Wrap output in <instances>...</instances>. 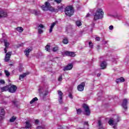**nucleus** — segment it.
Instances as JSON below:
<instances>
[{"mask_svg": "<svg viewBox=\"0 0 129 129\" xmlns=\"http://www.w3.org/2000/svg\"><path fill=\"white\" fill-rule=\"evenodd\" d=\"M103 11L101 9H98L97 10L94 17V21H97V20H100L103 18Z\"/></svg>", "mask_w": 129, "mask_h": 129, "instance_id": "nucleus-1", "label": "nucleus"}, {"mask_svg": "<svg viewBox=\"0 0 129 129\" xmlns=\"http://www.w3.org/2000/svg\"><path fill=\"white\" fill-rule=\"evenodd\" d=\"M41 9L43 11H50V12H56L55 9L51 6L50 3L48 2H45L44 5L41 6Z\"/></svg>", "mask_w": 129, "mask_h": 129, "instance_id": "nucleus-2", "label": "nucleus"}, {"mask_svg": "<svg viewBox=\"0 0 129 129\" xmlns=\"http://www.w3.org/2000/svg\"><path fill=\"white\" fill-rule=\"evenodd\" d=\"M64 12L66 16L71 17L73 16V14H74V9L73 7L71 6H68L66 8Z\"/></svg>", "mask_w": 129, "mask_h": 129, "instance_id": "nucleus-3", "label": "nucleus"}, {"mask_svg": "<svg viewBox=\"0 0 129 129\" xmlns=\"http://www.w3.org/2000/svg\"><path fill=\"white\" fill-rule=\"evenodd\" d=\"M116 119H110V120L108 121L109 124L110 125H113V124H116L117 123L116 122H118L119 121L120 117L118 116H116Z\"/></svg>", "mask_w": 129, "mask_h": 129, "instance_id": "nucleus-4", "label": "nucleus"}, {"mask_svg": "<svg viewBox=\"0 0 129 129\" xmlns=\"http://www.w3.org/2000/svg\"><path fill=\"white\" fill-rule=\"evenodd\" d=\"M36 28L38 29V34L41 35V34H43V31L42 29H44L45 26L42 24H36Z\"/></svg>", "mask_w": 129, "mask_h": 129, "instance_id": "nucleus-5", "label": "nucleus"}, {"mask_svg": "<svg viewBox=\"0 0 129 129\" xmlns=\"http://www.w3.org/2000/svg\"><path fill=\"white\" fill-rule=\"evenodd\" d=\"M18 88L17 87V86L15 85H11V86H9V90L8 91L11 93H15L16 91H17V89Z\"/></svg>", "mask_w": 129, "mask_h": 129, "instance_id": "nucleus-6", "label": "nucleus"}, {"mask_svg": "<svg viewBox=\"0 0 129 129\" xmlns=\"http://www.w3.org/2000/svg\"><path fill=\"white\" fill-rule=\"evenodd\" d=\"M83 107L84 108L86 115H90V110L89 107L86 104H84L83 105Z\"/></svg>", "mask_w": 129, "mask_h": 129, "instance_id": "nucleus-7", "label": "nucleus"}, {"mask_svg": "<svg viewBox=\"0 0 129 129\" xmlns=\"http://www.w3.org/2000/svg\"><path fill=\"white\" fill-rule=\"evenodd\" d=\"M84 87H85V83L83 82L78 86V90L79 91H83L84 90Z\"/></svg>", "mask_w": 129, "mask_h": 129, "instance_id": "nucleus-8", "label": "nucleus"}, {"mask_svg": "<svg viewBox=\"0 0 129 129\" xmlns=\"http://www.w3.org/2000/svg\"><path fill=\"white\" fill-rule=\"evenodd\" d=\"M12 51H9L7 53H6L5 59L6 62H9V61H10V58L12 56Z\"/></svg>", "mask_w": 129, "mask_h": 129, "instance_id": "nucleus-9", "label": "nucleus"}, {"mask_svg": "<svg viewBox=\"0 0 129 129\" xmlns=\"http://www.w3.org/2000/svg\"><path fill=\"white\" fill-rule=\"evenodd\" d=\"M127 99H124L122 103V106L124 109H127Z\"/></svg>", "mask_w": 129, "mask_h": 129, "instance_id": "nucleus-10", "label": "nucleus"}, {"mask_svg": "<svg viewBox=\"0 0 129 129\" xmlns=\"http://www.w3.org/2000/svg\"><path fill=\"white\" fill-rule=\"evenodd\" d=\"M64 54L66 55V56H70V57H75V53L74 52H71V51H65Z\"/></svg>", "mask_w": 129, "mask_h": 129, "instance_id": "nucleus-11", "label": "nucleus"}, {"mask_svg": "<svg viewBox=\"0 0 129 129\" xmlns=\"http://www.w3.org/2000/svg\"><path fill=\"white\" fill-rule=\"evenodd\" d=\"M72 68H73V65L72 63H70L67 67H64L63 71H67L68 70H71Z\"/></svg>", "mask_w": 129, "mask_h": 129, "instance_id": "nucleus-12", "label": "nucleus"}, {"mask_svg": "<svg viewBox=\"0 0 129 129\" xmlns=\"http://www.w3.org/2000/svg\"><path fill=\"white\" fill-rule=\"evenodd\" d=\"M7 16L8 14L7 12L4 11H0V19L1 18H5V17H7Z\"/></svg>", "mask_w": 129, "mask_h": 129, "instance_id": "nucleus-13", "label": "nucleus"}, {"mask_svg": "<svg viewBox=\"0 0 129 129\" xmlns=\"http://www.w3.org/2000/svg\"><path fill=\"white\" fill-rule=\"evenodd\" d=\"M5 116V110L2 109L0 112V120H3Z\"/></svg>", "mask_w": 129, "mask_h": 129, "instance_id": "nucleus-14", "label": "nucleus"}, {"mask_svg": "<svg viewBox=\"0 0 129 129\" xmlns=\"http://www.w3.org/2000/svg\"><path fill=\"white\" fill-rule=\"evenodd\" d=\"M32 49L31 48H27L24 50V53L27 57H28L29 55H30V52H31Z\"/></svg>", "mask_w": 129, "mask_h": 129, "instance_id": "nucleus-15", "label": "nucleus"}, {"mask_svg": "<svg viewBox=\"0 0 129 129\" xmlns=\"http://www.w3.org/2000/svg\"><path fill=\"white\" fill-rule=\"evenodd\" d=\"M32 14H34L35 16H40L41 15V13L39 11H37L35 10H32L31 12Z\"/></svg>", "mask_w": 129, "mask_h": 129, "instance_id": "nucleus-16", "label": "nucleus"}, {"mask_svg": "<svg viewBox=\"0 0 129 129\" xmlns=\"http://www.w3.org/2000/svg\"><path fill=\"white\" fill-rule=\"evenodd\" d=\"M29 74L28 73H24L22 75H20L19 77V80H23L25 77H26V75H28Z\"/></svg>", "mask_w": 129, "mask_h": 129, "instance_id": "nucleus-17", "label": "nucleus"}, {"mask_svg": "<svg viewBox=\"0 0 129 129\" xmlns=\"http://www.w3.org/2000/svg\"><path fill=\"white\" fill-rule=\"evenodd\" d=\"M116 83H119L120 82H124V78L121 77L116 80Z\"/></svg>", "mask_w": 129, "mask_h": 129, "instance_id": "nucleus-18", "label": "nucleus"}, {"mask_svg": "<svg viewBox=\"0 0 129 129\" xmlns=\"http://www.w3.org/2000/svg\"><path fill=\"white\" fill-rule=\"evenodd\" d=\"M100 67L101 69H105L106 68V62L103 61L100 64Z\"/></svg>", "mask_w": 129, "mask_h": 129, "instance_id": "nucleus-19", "label": "nucleus"}, {"mask_svg": "<svg viewBox=\"0 0 129 129\" xmlns=\"http://www.w3.org/2000/svg\"><path fill=\"white\" fill-rule=\"evenodd\" d=\"M57 24V22H53V23L51 24V25L50 26V28L49 29V33H51L53 31V28L55 27V25Z\"/></svg>", "mask_w": 129, "mask_h": 129, "instance_id": "nucleus-20", "label": "nucleus"}, {"mask_svg": "<svg viewBox=\"0 0 129 129\" xmlns=\"http://www.w3.org/2000/svg\"><path fill=\"white\" fill-rule=\"evenodd\" d=\"M62 43H63V44H64L65 45H67V44H68V43H69V40L68 39V38L64 37L63 39Z\"/></svg>", "mask_w": 129, "mask_h": 129, "instance_id": "nucleus-21", "label": "nucleus"}, {"mask_svg": "<svg viewBox=\"0 0 129 129\" xmlns=\"http://www.w3.org/2000/svg\"><path fill=\"white\" fill-rule=\"evenodd\" d=\"M2 92H4V91H8L9 90V86H7L1 88Z\"/></svg>", "mask_w": 129, "mask_h": 129, "instance_id": "nucleus-22", "label": "nucleus"}, {"mask_svg": "<svg viewBox=\"0 0 129 129\" xmlns=\"http://www.w3.org/2000/svg\"><path fill=\"white\" fill-rule=\"evenodd\" d=\"M31 127V124H30V122L29 121H26V129H29Z\"/></svg>", "mask_w": 129, "mask_h": 129, "instance_id": "nucleus-23", "label": "nucleus"}, {"mask_svg": "<svg viewBox=\"0 0 129 129\" xmlns=\"http://www.w3.org/2000/svg\"><path fill=\"white\" fill-rule=\"evenodd\" d=\"M36 101H38V98L35 97L30 102V104H33L34 102H36Z\"/></svg>", "mask_w": 129, "mask_h": 129, "instance_id": "nucleus-24", "label": "nucleus"}, {"mask_svg": "<svg viewBox=\"0 0 129 129\" xmlns=\"http://www.w3.org/2000/svg\"><path fill=\"white\" fill-rule=\"evenodd\" d=\"M17 31H18V32H19V33H22L23 31H24V29L23 28V27H18L16 28Z\"/></svg>", "mask_w": 129, "mask_h": 129, "instance_id": "nucleus-25", "label": "nucleus"}, {"mask_svg": "<svg viewBox=\"0 0 129 129\" xmlns=\"http://www.w3.org/2000/svg\"><path fill=\"white\" fill-rule=\"evenodd\" d=\"M4 44L6 48H8L9 46H10V43L8 42V40H4Z\"/></svg>", "mask_w": 129, "mask_h": 129, "instance_id": "nucleus-26", "label": "nucleus"}, {"mask_svg": "<svg viewBox=\"0 0 129 129\" xmlns=\"http://www.w3.org/2000/svg\"><path fill=\"white\" fill-rule=\"evenodd\" d=\"M17 119V117L16 116H13L11 117V118L10 119V122H14Z\"/></svg>", "mask_w": 129, "mask_h": 129, "instance_id": "nucleus-27", "label": "nucleus"}, {"mask_svg": "<svg viewBox=\"0 0 129 129\" xmlns=\"http://www.w3.org/2000/svg\"><path fill=\"white\" fill-rule=\"evenodd\" d=\"M76 24L78 27H80L82 25V23H81V21H77L76 22Z\"/></svg>", "mask_w": 129, "mask_h": 129, "instance_id": "nucleus-28", "label": "nucleus"}, {"mask_svg": "<svg viewBox=\"0 0 129 129\" xmlns=\"http://www.w3.org/2000/svg\"><path fill=\"white\" fill-rule=\"evenodd\" d=\"M58 94L59 97H63V93H62V91L58 90Z\"/></svg>", "mask_w": 129, "mask_h": 129, "instance_id": "nucleus-29", "label": "nucleus"}, {"mask_svg": "<svg viewBox=\"0 0 129 129\" xmlns=\"http://www.w3.org/2000/svg\"><path fill=\"white\" fill-rule=\"evenodd\" d=\"M89 47L91 48V49H92L93 48V43H92V42L90 41L89 42Z\"/></svg>", "mask_w": 129, "mask_h": 129, "instance_id": "nucleus-30", "label": "nucleus"}, {"mask_svg": "<svg viewBox=\"0 0 129 129\" xmlns=\"http://www.w3.org/2000/svg\"><path fill=\"white\" fill-rule=\"evenodd\" d=\"M5 73L6 76H7L8 77H9V76L10 75V72H9L8 71V70H5Z\"/></svg>", "mask_w": 129, "mask_h": 129, "instance_id": "nucleus-31", "label": "nucleus"}, {"mask_svg": "<svg viewBox=\"0 0 129 129\" xmlns=\"http://www.w3.org/2000/svg\"><path fill=\"white\" fill-rule=\"evenodd\" d=\"M77 114H81L82 110L80 108L77 109Z\"/></svg>", "mask_w": 129, "mask_h": 129, "instance_id": "nucleus-32", "label": "nucleus"}, {"mask_svg": "<svg viewBox=\"0 0 129 129\" xmlns=\"http://www.w3.org/2000/svg\"><path fill=\"white\" fill-rule=\"evenodd\" d=\"M58 101L59 103H62L63 102V97H59Z\"/></svg>", "mask_w": 129, "mask_h": 129, "instance_id": "nucleus-33", "label": "nucleus"}, {"mask_svg": "<svg viewBox=\"0 0 129 129\" xmlns=\"http://www.w3.org/2000/svg\"><path fill=\"white\" fill-rule=\"evenodd\" d=\"M98 125L100 127L101 125H102V123H101V120H98Z\"/></svg>", "mask_w": 129, "mask_h": 129, "instance_id": "nucleus-34", "label": "nucleus"}, {"mask_svg": "<svg viewBox=\"0 0 129 129\" xmlns=\"http://www.w3.org/2000/svg\"><path fill=\"white\" fill-rule=\"evenodd\" d=\"M45 50L46 51H50V46L48 45H47L45 46Z\"/></svg>", "mask_w": 129, "mask_h": 129, "instance_id": "nucleus-35", "label": "nucleus"}, {"mask_svg": "<svg viewBox=\"0 0 129 129\" xmlns=\"http://www.w3.org/2000/svg\"><path fill=\"white\" fill-rule=\"evenodd\" d=\"M58 47H54L53 48L52 51H53V52H57V51H58Z\"/></svg>", "mask_w": 129, "mask_h": 129, "instance_id": "nucleus-36", "label": "nucleus"}, {"mask_svg": "<svg viewBox=\"0 0 129 129\" xmlns=\"http://www.w3.org/2000/svg\"><path fill=\"white\" fill-rule=\"evenodd\" d=\"M2 84H5V80H0V85H2Z\"/></svg>", "mask_w": 129, "mask_h": 129, "instance_id": "nucleus-37", "label": "nucleus"}, {"mask_svg": "<svg viewBox=\"0 0 129 129\" xmlns=\"http://www.w3.org/2000/svg\"><path fill=\"white\" fill-rule=\"evenodd\" d=\"M54 2H55V3H57V4H60L61 2H62V1H61V0H54Z\"/></svg>", "mask_w": 129, "mask_h": 129, "instance_id": "nucleus-38", "label": "nucleus"}, {"mask_svg": "<svg viewBox=\"0 0 129 129\" xmlns=\"http://www.w3.org/2000/svg\"><path fill=\"white\" fill-rule=\"evenodd\" d=\"M109 30H111V31H112V30H113V26L111 25L109 27Z\"/></svg>", "mask_w": 129, "mask_h": 129, "instance_id": "nucleus-39", "label": "nucleus"}, {"mask_svg": "<svg viewBox=\"0 0 129 129\" xmlns=\"http://www.w3.org/2000/svg\"><path fill=\"white\" fill-rule=\"evenodd\" d=\"M95 40H96V41H100V37H96Z\"/></svg>", "mask_w": 129, "mask_h": 129, "instance_id": "nucleus-40", "label": "nucleus"}, {"mask_svg": "<svg viewBox=\"0 0 129 129\" xmlns=\"http://www.w3.org/2000/svg\"><path fill=\"white\" fill-rule=\"evenodd\" d=\"M97 50L98 51L100 50V45H97L96 47Z\"/></svg>", "mask_w": 129, "mask_h": 129, "instance_id": "nucleus-41", "label": "nucleus"}, {"mask_svg": "<svg viewBox=\"0 0 129 129\" xmlns=\"http://www.w3.org/2000/svg\"><path fill=\"white\" fill-rule=\"evenodd\" d=\"M69 96L70 97V98H71L72 99V98H73V96H72V94L70 93L69 95Z\"/></svg>", "mask_w": 129, "mask_h": 129, "instance_id": "nucleus-42", "label": "nucleus"}, {"mask_svg": "<svg viewBox=\"0 0 129 129\" xmlns=\"http://www.w3.org/2000/svg\"><path fill=\"white\" fill-rule=\"evenodd\" d=\"M58 81H62V76H59L58 78Z\"/></svg>", "mask_w": 129, "mask_h": 129, "instance_id": "nucleus-43", "label": "nucleus"}, {"mask_svg": "<svg viewBox=\"0 0 129 129\" xmlns=\"http://www.w3.org/2000/svg\"><path fill=\"white\" fill-rule=\"evenodd\" d=\"M100 95H102V92L101 91L99 93H98V96H100Z\"/></svg>", "mask_w": 129, "mask_h": 129, "instance_id": "nucleus-44", "label": "nucleus"}, {"mask_svg": "<svg viewBox=\"0 0 129 129\" xmlns=\"http://www.w3.org/2000/svg\"><path fill=\"white\" fill-rule=\"evenodd\" d=\"M35 122L36 124H38V123H39V120L38 119L35 120Z\"/></svg>", "mask_w": 129, "mask_h": 129, "instance_id": "nucleus-45", "label": "nucleus"}, {"mask_svg": "<svg viewBox=\"0 0 129 129\" xmlns=\"http://www.w3.org/2000/svg\"><path fill=\"white\" fill-rule=\"evenodd\" d=\"M117 124L114 125V126H113V128L114 129H117V127H116Z\"/></svg>", "mask_w": 129, "mask_h": 129, "instance_id": "nucleus-46", "label": "nucleus"}, {"mask_svg": "<svg viewBox=\"0 0 129 129\" xmlns=\"http://www.w3.org/2000/svg\"><path fill=\"white\" fill-rule=\"evenodd\" d=\"M7 48L8 47H5V48L4 49L5 53H7V52H8Z\"/></svg>", "mask_w": 129, "mask_h": 129, "instance_id": "nucleus-47", "label": "nucleus"}, {"mask_svg": "<svg viewBox=\"0 0 129 129\" xmlns=\"http://www.w3.org/2000/svg\"><path fill=\"white\" fill-rule=\"evenodd\" d=\"M100 75H101V73H99L97 75V77H100Z\"/></svg>", "mask_w": 129, "mask_h": 129, "instance_id": "nucleus-48", "label": "nucleus"}, {"mask_svg": "<svg viewBox=\"0 0 129 129\" xmlns=\"http://www.w3.org/2000/svg\"><path fill=\"white\" fill-rule=\"evenodd\" d=\"M87 18H88V17H90V14H87L86 16Z\"/></svg>", "mask_w": 129, "mask_h": 129, "instance_id": "nucleus-49", "label": "nucleus"}, {"mask_svg": "<svg viewBox=\"0 0 129 129\" xmlns=\"http://www.w3.org/2000/svg\"><path fill=\"white\" fill-rule=\"evenodd\" d=\"M84 124H86L87 125H88V122H87V121L85 122Z\"/></svg>", "mask_w": 129, "mask_h": 129, "instance_id": "nucleus-50", "label": "nucleus"}, {"mask_svg": "<svg viewBox=\"0 0 129 129\" xmlns=\"http://www.w3.org/2000/svg\"><path fill=\"white\" fill-rule=\"evenodd\" d=\"M42 127H41V126H38V127H37L36 129H42Z\"/></svg>", "mask_w": 129, "mask_h": 129, "instance_id": "nucleus-51", "label": "nucleus"}, {"mask_svg": "<svg viewBox=\"0 0 129 129\" xmlns=\"http://www.w3.org/2000/svg\"><path fill=\"white\" fill-rule=\"evenodd\" d=\"M20 72H22V70L21 69H19Z\"/></svg>", "mask_w": 129, "mask_h": 129, "instance_id": "nucleus-52", "label": "nucleus"}, {"mask_svg": "<svg viewBox=\"0 0 129 129\" xmlns=\"http://www.w3.org/2000/svg\"><path fill=\"white\" fill-rule=\"evenodd\" d=\"M48 2H52V1H53V0H48Z\"/></svg>", "mask_w": 129, "mask_h": 129, "instance_id": "nucleus-53", "label": "nucleus"}, {"mask_svg": "<svg viewBox=\"0 0 129 129\" xmlns=\"http://www.w3.org/2000/svg\"><path fill=\"white\" fill-rule=\"evenodd\" d=\"M108 16H110V14H108Z\"/></svg>", "mask_w": 129, "mask_h": 129, "instance_id": "nucleus-54", "label": "nucleus"}]
</instances>
